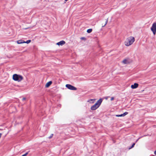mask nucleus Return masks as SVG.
I'll list each match as a JSON object with an SVG mask.
<instances>
[{
	"label": "nucleus",
	"instance_id": "1",
	"mask_svg": "<svg viewBox=\"0 0 156 156\" xmlns=\"http://www.w3.org/2000/svg\"><path fill=\"white\" fill-rule=\"evenodd\" d=\"M135 39L133 37H130L127 38L125 42V45L129 46L131 45L134 41Z\"/></svg>",
	"mask_w": 156,
	"mask_h": 156
},
{
	"label": "nucleus",
	"instance_id": "2",
	"mask_svg": "<svg viewBox=\"0 0 156 156\" xmlns=\"http://www.w3.org/2000/svg\"><path fill=\"white\" fill-rule=\"evenodd\" d=\"M12 78L14 80L18 82L21 81L23 79V77L22 76L16 74H14L13 75Z\"/></svg>",
	"mask_w": 156,
	"mask_h": 156
},
{
	"label": "nucleus",
	"instance_id": "3",
	"mask_svg": "<svg viewBox=\"0 0 156 156\" xmlns=\"http://www.w3.org/2000/svg\"><path fill=\"white\" fill-rule=\"evenodd\" d=\"M151 30L153 32L154 34L155 35L156 33V23H153L151 28Z\"/></svg>",
	"mask_w": 156,
	"mask_h": 156
},
{
	"label": "nucleus",
	"instance_id": "4",
	"mask_svg": "<svg viewBox=\"0 0 156 156\" xmlns=\"http://www.w3.org/2000/svg\"><path fill=\"white\" fill-rule=\"evenodd\" d=\"M66 87L68 89L72 90H76L77 88L69 84H67L66 86Z\"/></svg>",
	"mask_w": 156,
	"mask_h": 156
},
{
	"label": "nucleus",
	"instance_id": "5",
	"mask_svg": "<svg viewBox=\"0 0 156 156\" xmlns=\"http://www.w3.org/2000/svg\"><path fill=\"white\" fill-rule=\"evenodd\" d=\"M65 41L62 40L57 43L56 44L58 45L62 46L65 44Z\"/></svg>",
	"mask_w": 156,
	"mask_h": 156
},
{
	"label": "nucleus",
	"instance_id": "6",
	"mask_svg": "<svg viewBox=\"0 0 156 156\" xmlns=\"http://www.w3.org/2000/svg\"><path fill=\"white\" fill-rule=\"evenodd\" d=\"M138 83H135L131 85V88L133 89H135L138 87Z\"/></svg>",
	"mask_w": 156,
	"mask_h": 156
},
{
	"label": "nucleus",
	"instance_id": "7",
	"mask_svg": "<svg viewBox=\"0 0 156 156\" xmlns=\"http://www.w3.org/2000/svg\"><path fill=\"white\" fill-rule=\"evenodd\" d=\"M128 114V112H125L123 114H121V115H116V117L124 116H125L126 115H127Z\"/></svg>",
	"mask_w": 156,
	"mask_h": 156
},
{
	"label": "nucleus",
	"instance_id": "8",
	"mask_svg": "<svg viewBox=\"0 0 156 156\" xmlns=\"http://www.w3.org/2000/svg\"><path fill=\"white\" fill-rule=\"evenodd\" d=\"M98 107H99L98 106L97 107L95 105H94L92 106L91 107L90 109L91 110H94L96 109Z\"/></svg>",
	"mask_w": 156,
	"mask_h": 156
},
{
	"label": "nucleus",
	"instance_id": "9",
	"mask_svg": "<svg viewBox=\"0 0 156 156\" xmlns=\"http://www.w3.org/2000/svg\"><path fill=\"white\" fill-rule=\"evenodd\" d=\"M52 82L51 81H49L46 84L45 87H48L52 84Z\"/></svg>",
	"mask_w": 156,
	"mask_h": 156
},
{
	"label": "nucleus",
	"instance_id": "10",
	"mask_svg": "<svg viewBox=\"0 0 156 156\" xmlns=\"http://www.w3.org/2000/svg\"><path fill=\"white\" fill-rule=\"evenodd\" d=\"M102 100L101 99H100L99 100H98L96 102L97 103H98V104L99 105H98V106L99 107L100 106V105L102 102Z\"/></svg>",
	"mask_w": 156,
	"mask_h": 156
},
{
	"label": "nucleus",
	"instance_id": "11",
	"mask_svg": "<svg viewBox=\"0 0 156 156\" xmlns=\"http://www.w3.org/2000/svg\"><path fill=\"white\" fill-rule=\"evenodd\" d=\"M122 62L124 64H127L129 63V61L126 59H124L122 61Z\"/></svg>",
	"mask_w": 156,
	"mask_h": 156
},
{
	"label": "nucleus",
	"instance_id": "12",
	"mask_svg": "<svg viewBox=\"0 0 156 156\" xmlns=\"http://www.w3.org/2000/svg\"><path fill=\"white\" fill-rule=\"evenodd\" d=\"M24 42L25 41L23 40H18L17 41V43L18 44H21L22 43H24Z\"/></svg>",
	"mask_w": 156,
	"mask_h": 156
},
{
	"label": "nucleus",
	"instance_id": "13",
	"mask_svg": "<svg viewBox=\"0 0 156 156\" xmlns=\"http://www.w3.org/2000/svg\"><path fill=\"white\" fill-rule=\"evenodd\" d=\"M92 29H88L87 30V32L88 33H90L92 31Z\"/></svg>",
	"mask_w": 156,
	"mask_h": 156
},
{
	"label": "nucleus",
	"instance_id": "14",
	"mask_svg": "<svg viewBox=\"0 0 156 156\" xmlns=\"http://www.w3.org/2000/svg\"><path fill=\"white\" fill-rule=\"evenodd\" d=\"M108 19H107L106 20V22H105V24L104 25H102V27H105L106 25L107 24V23L108 22Z\"/></svg>",
	"mask_w": 156,
	"mask_h": 156
},
{
	"label": "nucleus",
	"instance_id": "15",
	"mask_svg": "<svg viewBox=\"0 0 156 156\" xmlns=\"http://www.w3.org/2000/svg\"><path fill=\"white\" fill-rule=\"evenodd\" d=\"M31 42V40H28L27 41H25L24 43H26L27 44H29Z\"/></svg>",
	"mask_w": 156,
	"mask_h": 156
},
{
	"label": "nucleus",
	"instance_id": "16",
	"mask_svg": "<svg viewBox=\"0 0 156 156\" xmlns=\"http://www.w3.org/2000/svg\"><path fill=\"white\" fill-rule=\"evenodd\" d=\"M53 134H51V135H50L49 136L48 138H49V139H51V138L53 137Z\"/></svg>",
	"mask_w": 156,
	"mask_h": 156
},
{
	"label": "nucleus",
	"instance_id": "17",
	"mask_svg": "<svg viewBox=\"0 0 156 156\" xmlns=\"http://www.w3.org/2000/svg\"><path fill=\"white\" fill-rule=\"evenodd\" d=\"M135 145V143H133V144H132V146L131 147H130L129 148V149H131V148H133V147Z\"/></svg>",
	"mask_w": 156,
	"mask_h": 156
},
{
	"label": "nucleus",
	"instance_id": "18",
	"mask_svg": "<svg viewBox=\"0 0 156 156\" xmlns=\"http://www.w3.org/2000/svg\"><path fill=\"white\" fill-rule=\"evenodd\" d=\"M28 154V152H27L25 154L23 155L22 156H27V155Z\"/></svg>",
	"mask_w": 156,
	"mask_h": 156
},
{
	"label": "nucleus",
	"instance_id": "19",
	"mask_svg": "<svg viewBox=\"0 0 156 156\" xmlns=\"http://www.w3.org/2000/svg\"><path fill=\"white\" fill-rule=\"evenodd\" d=\"M94 105H95L97 107V106H98V105H99L98 104V103H97L96 102V103Z\"/></svg>",
	"mask_w": 156,
	"mask_h": 156
},
{
	"label": "nucleus",
	"instance_id": "20",
	"mask_svg": "<svg viewBox=\"0 0 156 156\" xmlns=\"http://www.w3.org/2000/svg\"><path fill=\"white\" fill-rule=\"evenodd\" d=\"M114 99V98L113 97H112L111 98V100L113 101Z\"/></svg>",
	"mask_w": 156,
	"mask_h": 156
},
{
	"label": "nucleus",
	"instance_id": "21",
	"mask_svg": "<svg viewBox=\"0 0 156 156\" xmlns=\"http://www.w3.org/2000/svg\"><path fill=\"white\" fill-rule=\"evenodd\" d=\"M26 99V98H23L22 100L23 101L25 100Z\"/></svg>",
	"mask_w": 156,
	"mask_h": 156
},
{
	"label": "nucleus",
	"instance_id": "22",
	"mask_svg": "<svg viewBox=\"0 0 156 156\" xmlns=\"http://www.w3.org/2000/svg\"><path fill=\"white\" fill-rule=\"evenodd\" d=\"M81 39H85V37H82L81 38Z\"/></svg>",
	"mask_w": 156,
	"mask_h": 156
},
{
	"label": "nucleus",
	"instance_id": "23",
	"mask_svg": "<svg viewBox=\"0 0 156 156\" xmlns=\"http://www.w3.org/2000/svg\"><path fill=\"white\" fill-rule=\"evenodd\" d=\"M154 153L155 155H156V150L154 151Z\"/></svg>",
	"mask_w": 156,
	"mask_h": 156
},
{
	"label": "nucleus",
	"instance_id": "24",
	"mask_svg": "<svg viewBox=\"0 0 156 156\" xmlns=\"http://www.w3.org/2000/svg\"><path fill=\"white\" fill-rule=\"evenodd\" d=\"M93 100V99H90V101H92Z\"/></svg>",
	"mask_w": 156,
	"mask_h": 156
},
{
	"label": "nucleus",
	"instance_id": "25",
	"mask_svg": "<svg viewBox=\"0 0 156 156\" xmlns=\"http://www.w3.org/2000/svg\"><path fill=\"white\" fill-rule=\"evenodd\" d=\"M139 138H138V139L136 141V142H137V141L138 140H139Z\"/></svg>",
	"mask_w": 156,
	"mask_h": 156
},
{
	"label": "nucleus",
	"instance_id": "26",
	"mask_svg": "<svg viewBox=\"0 0 156 156\" xmlns=\"http://www.w3.org/2000/svg\"><path fill=\"white\" fill-rule=\"evenodd\" d=\"M27 29V28H26L25 29Z\"/></svg>",
	"mask_w": 156,
	"mask_h": 156
},
{
	"label": "nucleus",
	"instance_id": "27",
	"mask_svg": "<svg viewBox=\"0 0 156 156\" xmlns=\"http://www.w3.org/2000/svg\"><path fill=\"white\" fill-rule=\"evenodd\" d=\"M152 156H154V155H152Z\"/></svg>",
	"mask_w": 156,
	"mask_h": 156
}]
</instances>
